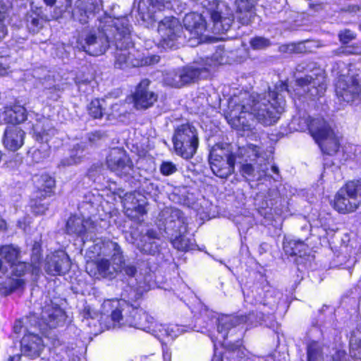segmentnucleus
<instances>
[{
  "instance_id": "obj_1",
  "label": "nucleus",
  "mask_w": 361,
  "mask_h": 361,
  "mask_svg": "<svg viewBox=\"0 0 361 361\" xmlns=\"http://www.w3.org/2000/svg\"><path fill=\"white\" fill-rule=\"evenodd\" d=\"M287 91V85L280 82L267 93H244L231 112L229 124L238 131L247 132V135L254 129L255 121L264 126L274 124L284 111L286 100L283 93Z\"/></svg>"
},
{
  "instance_id": "obj_2",
  "label": "nucleus",
  "mask_w": 361,
  "mask_h": 361,
  "mask_svg": "<svg viewBox=\"0 0 361 361\" xmlns=\"http://www.w3.org/2000/svg\"><path fill=\"white\" fill-rule=\"evenodd\" d=\"M260 317H255L253 313L248 316H232L223 315L216 319L218 337L216 342L222 345L230 346L232 350V357H237L238 361H268L265 357H259L250 354L245 348L241 347L239 341L237 343H233V340H228V337L239 332V337L242 336L243 332L239 331L238 326L242 323H248L250 325L264 324L271 326L267 320H272V313L266 312L260 313Z\"/></svg>"
},
{
  "instance_id": "obj_3",
  "label": "nucleus",
  "mask_w": 361,
  "mask_h": 361,
  "mask_svg": "<svg viewBox=\"0 0 361 361\" xmlns=\"http://www.w3.org/2000/svg\"><path fill=\"white\" fill-rule=\"evenodd\" d=\"M147 314L125 300H106L101 306L99 322L106 329L130 327L141 330Z\"/></svg>"
},
{
  "instance_id": "obj_4",
  "label": "nucleus",
  "mask_w": 361,
  "mask_h": 361,
  "mask_svg": "<svg viewBox=\"0 0 361 361\" xmlns=\"http://www.w3.org/2000/svg\"><path fill=\"white\" fill-rule=\"evenodd\" d=\"M99 249L97 262L98 274L102 277H113L118 272L123 273L130 278H135L140 288L146 279L137 274L136 267L133 264H125L124 256L120 245L112 240H104L97 243L94 249Z\"/></svg>"
},
{
  "instance_id": "obj_5",
  "label": "nucleus",
  "mask_w": 361,
  "mask_h": 361,
  "mask_svg": "<svg viewBox=\"0 0 361 361\" xmlns=\"http://www.w3.org/2000/svg\"><path fill=\"white\" fill-rule=\"evenodd\" d=\"M111 31H116L114 37L116 46L115 66L118 68L137 67L142 65L137 58L138 53L133 47L131 40L130 26L127 18H117L114 22Z\"/></svg>"
},
{
  "instance_id": "obj_6",
  "label": "nucleus",
  "mask_w": 361,
  "mask_h": 361,
  "mask_svg": "<svg viewBox=\"0 0 361 361\" xmlns=\"http://www.w3.org/2000/svg\"><path fill=\"white\" fill-rule=\"evenodd\" d=\"M296 71L306 73L296 80L305 94L312 99L324 95L326 84L325 74L322 68L317 67L314 62L303 61L297 66Z\"/></svg>"
},
{
  "instance_id": "obj_7",
  "label": "nucleus",
  "mask_w": 361,
  "mask_h": 361,
  "mask_svg": "<svg viewBox=\"0 0 361 361\" xmlns=\"http://www.w3.org/2000/svg\"><path fill=\"white\" fill-rule=\"evenodd\" d=\"M65 320L66 314L63 310L57 304L50 301L42 307L40 321H37L36 314L34 313L25 318V321L16 320L13 326V331L17 334L25 333L27 331V327L25 326V324L27 322L32 326H38L43 329L44 326L56 328L63 324Z\"/></svg>"
},
{
  "instance_id": "obj_8",
  "label": "nucleus",
  "mask_w": 361,
  "mask_h": 361,
  "mask_svg": "<svg viewBox=\"0 0 361 361\" xmlns=\"http://www.w3.org/2000/svg\"><path fill=\"white\" fill-rule=\"evenodd\" d=\"M117 20L111 19L110 17L105 18L104 24L99 25L97 30H90L84 39V44L82 45L83 50L92 56H99L106 52L109 47L111 41L114 42V37L116 31H111L114 22Z\"/></svg>"
},
{
  "instance_id": "obj_9",
  "label": "nucleus",
  "mask_w": 361,
  "mask_h": 361,
  "mask_svg": "<svg viewBox=\"0 0 361 361\" xmlns=\"http://www.w3.org/2000/svg\"><path fill=\"white\" fill-rule=\"evenodd\" d=\"M158 32L161 37L160 46L164 49H177L188 43V35L176 18L166 17L159 22Z\"/></svg>"
},
{
  "instance_id": "obj_10",
  "label": "nucleus",
  "mask_w": 361,
  "mask_h": 361,
  "mask_svg": "<svg viewBox=\"0 0 361 361\" xmlns=\"http://www.w3.org/2000/svg\"><path fill=\"white\" fill-rule=\"evenodd\" d=\"M361 204V182L349 181L339 189L334 200V209L341 214L356 211Z\"/></svg>"
},
{
  "instance_id": "obj_11",
  "label": "nucleus",
  "mask_w": 361,
  "mask_h": 361,
  "mask_svg": "<svg viewBox=\"0 0 361 361\" xmlns=\"http://www.w3.org/2000/svg\"><path fill=\"white\" fill-rule=\"evenodd\" d=\"M173 147L178 156L192 158L198 147L196 128L189 123L178 126L173 137Z\"/></svg>"
},
{
  "instance_id": "obj_12",
  "label": "nucleus",
  "mask_w": 361,
  "mask_h": 361,
  "mask_svg": "<svg viewBox=\"0 0 361 361\" xmlns=\"http://www.w3.org/2000/svg\"><path fill=\"white\" fill-rule=\"evenodd\" d=\"M141 330L151 334L161 343L173 341L186 331L184 327L177 324L163 325L159 324L149 314L145 320Z\"/></svg>"
},
{
  "instance_id": "obj_13",
  "label": "nucleus",
  "mask_w": 361,
  "mask_h": 361,
  "mask_svg": "<svg viewBox=\"0 0 361 361\" xmlns=\"http://www.w3.org/2000/svg\"><path fill=\"white\" fill-rule=\"evenodd\" d=\"M183 23L190 46H197L206 39L207 37L204 35L207 29L206 21L201 14L195 12L188 13Z\"/></svg>"
},
{
  "instance_id": "obj_14",
  "label": "nucleus",
  "mask_w": 361,
  "mask_h": 361,
  "mask_svg": "<svg viewBox=\"0 0 361 361\" xmlns=\"http://www.w3.org/2000/svg\"><path fill=\"white\" fill-rule=\"evenodd\" d=\"M361 253V240L355 236L350 238L345 234L341 238V243L335 255L340 265L350 267L357 262V256Z\"/></svg>"
},
{
  "instance_id": "obj_15",
  "label": "nucleus",
  "mask_w": 361,
  "mask_h": 361,
  "mask_svg": "<svg viewBox=\"0 0 361 361\" xmlns=\"http://www.w3.org/2000/svg\"><path fill=\"white\" fill-rule=\"evenodd\" d=\"M336 94L341 102L350 104L359 98L360 86L350 75H341L336 83Z\"/></svg>"
},
{
  "instance_id": "obj_16",
  "label": "nucleus",
  "mask_w": 361,
  "mask_h": 361,
  "mask_svg": "<svg viewBox=\"0 0 361 361\" xmlns=\"http://www.w3.org/2000/svg\"><path fill=\"white\" fill-rule=\"evenodd\" d=\"M95 230L94 222L88 218L71 216L66 223V232L69 235L80 237L82 241L92 240Z\"/></svg>"
},
{
  "instance_id": "obj_17",
  "label": "nucleus",
  "mask_w": 361,
  "mask_h": 361,
  "mask_svg": "<svg viewBox=\"0 0 361 361\" xmlns=\"http://www.w3.org/2000/svg\"><path fill=\"white\" fill-rule=\"evenodd\" d=\"M151 81L148 79L142 80L136 86L133 94L134 106L137 109H147L157 101L158 94L150 90Z\"/></svg>"
},
{
  "instance_id": "obj_18",
  "label": "nucleus",
  "mask_w": 361,
  "mask_h": 361,
  "mask_svg": "<svg viewBox=\"0 0 361 361\" xmlns=\"http://www.w3.org/2000/svg\"><path fill=\"white\" fill-rule=\"evenodd\" d=\"M210 17L214 24V30L218 33L228 31L234 20L231 10L223 2L218 3L216 8L211 11Z\"/></svg>"
},
{
  "instance_id": "obj_19",
  "label": "nucleus",
  "mask_w": 361,
  "mask_h": 361,
  "mask_svg": "<svg viewBox=\"0 0 361 361\" xmlns=\"http://www.w3.org/2000/svg\"><path fill=\"white\" fill-rule=\"evenodd\" d=\"M71 268L68 255L63 250H57L47 256L44 269L49 274L61 275L66 274Z\"/></svg>"
},
{
  "instance_id": "obj_20",
  "label": "nucleus",
  "mask_w": 361,
  "mask_h": 361,
  "mask_svg": "<svg viewBox=\"0 0 361 361\" xmlns=\"http://www.w3.org/2000/svg\"><path fill=\"white\" fill-rule=\"evenodd\" d=\"M314 139L325 155L334 156L339 149V140L327 123Z\"/></svg>"
},
{
  "instance_id": "obj_21",
  "label": "nucleus",
  "mask_w": 361,
  "mask_h": 361,
  "mask_svg": "<svg viewBox=\"0 0 361 361\" xmlns=\"http://www.w3.org/2000/svg\"><path fill=\"white\" fill-rule=\"evenodd\" d=\"M166 230L180 233L187 231L186 219L183 212L176 208L167 207L162 212Z\"/></svg>"
},
{
  "instance_id": "obj_22",
  "label": "nucleus",
  "mask_w": 361,
  "mask_h": 361,
  "mask_svg": "<svg viewBox=\"0 0 361 361\" xmlns=\"http://www.w3.org/2000/svg\"><path fill=\"white\" fill-rule=\"evenodd\" d=\"M212 60L209 58L200 59L195 61L192 65L187 66L179 69L183 79V85L195 82L198 80L200 74L206 71L212 66Z\"/></svg>"
},
{
  "instance_id": "obj_23",
  "label": "nucleus",
  "mask_w": 361,
  "mask_h": 361,
  "mask_svg": "<svg viewBox=\"0 0 361 361\" xmlns=\"http://www.w3.org/2000/svg\"><path fill=\"white\" fill-rule=\"evenodd\" d=\"M326 123L322 118H311L305 114L302 116L295 117L292 121V125L297 130H309L313 138L317 137L319 132Z\"/></svg>"
},
{
  "instance_id": "obj_24",
  "label": "nucleus",
  "mask_w": 361,
  "mask_h": 361,
  "mask_svg": "<svg viewBox=\"0 0 361 361\" xmlns=\"http://www.w3.org/2000/svg\"><path fill=\"white\" fill-rule=\"evenodd\" d=\"M34 184V197L39 200L53 195V189L55 188V180L47 173L35 175L32 178Z\"/></svg>"
},
{
  "instance_id": "obj_25",
  "label": "nucleus",
  "mask_w": 361,
  "mask_h": 361,
  "mask_svg": "<svg viewBox=\"0 0 361 361\" xmlns=\"http://www.w3.org/2000/svg\"><path fill=\"white\" fill-rule=\"evenodd\" d=\"M44 348L42 338L35 334H25L21 340V352L25 356L35 358Z\"/></svg>"
},
{
  "instance_id": "obj_26",
  "label": "nucleus",
  "mask_w": 361,
  "mask_h": 361,
  "mask_svg": "<svg viewBox=\"0 0 361 361\" xmlns=\"http://www.w3.org/2000/svg\"><path fill=\"white\" fill-rule=\"evenodd\" d=\"M50 119L42 117L33 125V137L39 142H45L56 134V130Z\"/></svg>"
},
{
  "instance_id": "obj_27",
  "label": "nucleus",
  "mask_w": 361,
  "mask_h": 361,
  "mask_svg": "<svg viewBox=\"0 0 361 361\" xmlns=\"http://www.w3.org/2000/svg\"><path fill=\"white\" fill-rule=\"evenodd\" d=\"M25 133L18 126L13 125L6 127L4 135V145L10 151L18 150L23 144Z\"/></svg>"
},
{
  "instance_id": "obj_28",
  "label": "nucleus",
  "mask_w": 361,
  "mask_h": 361,
  "mask_svg": "<svg viewBox=\"0 0 361 361\" xmlns=\"http://www.w3.org/2000/svg\"><path fill=\"white\" fill-rule=\"evenodd\" d=\"M132 243L135 244L137 248L147 254L154 255L159 251L158 243L156 241L157 232L149 230L145 235L140 236L139 239L134 238Z\"/></svg>"
},
{
  "instance_id": "obj_29",
  "label": "nucleus",
  "mask_w": 361,
  "mask_h": 361,
  "mask_svg": "<svg viewBox=\"0 0 361 361\" xmlns=\"http://www.w3.org/2000/svg\"><path fill=\"white\" fill-rule=\"evenodd\" d=\"M97 7V4L92 0H78L75 3V8L73 12V16L81 24L84 25L87 23L90 16L94 13Z\"/></svg>"
},
{
  "instance_id": "obj_30",
  "label": "nucleus",
  "mask_w": 361,
  "mask_h": 361,
  "mask_svg": "<svg viewBox=\"0 0 361 361\" xmlns=\"http://www.w3.org/2000/svg\"><path fill=\"white\" fill-rule=\"evenodd\" d=\"M236 18L243 25H249L255 18V13L252 4L247 0H235Z\"/></svg>"
},
{
  "instance_id": "obj_31",
  "label": "nucleus",
  "mask_w": 361,
  "mask_h": 361,
  "mask_svg": "<svg viewBox=\"0 0 361 361\" xmlns=\"http://www.w3.org/2000/svg\"><path fill=\"white\" fill-rule=\"evenodd\" d=\"M141 197L140 192H131L126 193L123 198V204L127 212L135 211L142 216L147 213L145 202L139 199Z\"/></svg>"
},
{
  "instance_id": "obj_32",
  "label": "nucleus",
  "mask_w": 361,
  "mask_h": 361,
  "mask_svg": "<svg viewBox=\"0 0 361 361\" xmlns=\"http://www.w3.org/2000/svg\"><path fill=\"white\" fill-rule=\"evenodd\" d=\"M235 159H209L210 168L216 176L226 178L231 173Z\"/></svg>"
},
{
  "instance_id": "obj_33",
  "label": "nucleus",
  "mask_w": 361,
  "mask_h": 361,
  "mask_svg": "<svg viewBox=\"0 0 361 361\" xmlns=\"http://www.w3.org/2000/svg\"><path fill=\"white\" fill-rule=\"evenodd\" d=\"M0 255L9 267L21 260L19 247L13 245L0 247Z\"/></svg>"
},
{
  "instance_id": "obj_34",
  "label": "nucleus",
  "mask_w": 361,
  "mask_h": 361,
  "mask_svg": "<svg viewBox=\"0 0 361 361\" xmlns=\"http://www.w3.org/2000/svg\"><path fill=\"white\" fill-rule=\"evenodd\" d=\"M306 245L304 241L285 237L283 240V250L288 255L301 256L305 253Z\"/></svg>"
},
{
  "instance_id": "obj_35",
  "label": "nucleus",
  "mask_w": 361,
  "mask_h": 361,
  "mask_svg": "<svg viewBox=\"0 0 361 361\" xmlns=\"http://www.w3.org/2000/svg\"><path fill=\"white\" fill-rule=\"evenodd\" d=\"M11 269V277L8 281L11 284V281L16 279H23L24 284L25 283V279L23 278L26 274H27L31 269L32 266L22 262L21 260L15 263L14 264L9 267Z\"/></svg>"
},
{
  "instance_id": "obj_36",
  "label": "nucleus",
  "mask_w": 361,
  "mask_h": 361,
  "mask_svg": "<svg viewBox=\"0 0 361 361\" xmlns=\"http://www.w3.org/2000/svg\"><path fill=\"white\" fill-rule=\"evenodd\" d=\"M185 233H171V243L174 248L180 251H188L192 249L193 245L190 240L184 235Z\"/></svg>"
},
{
  "instance_id": "obj_37",
  "label": "nucleus",
  "mask_w": 361,
  "mask_h": 361,
  "mask_svg": "<svg viewBox=\"0 0 361 361\" xmlns=\"http://www.w3.org/2000/svg\"><path fill=\"white\" fill-rule=\"evenodd\" d=\"M326 348L321 343L312 341L307 345V361H322L324 360V354Z\"/></svg>"
},
{
  "instance_id": "obj_38",
  "label": "nucleus",
  "mask_w": 361,
  "mask_h": 361,
  "mask_svg": "<svg viewBox=\"0 0 361 361\" xmlns=\"http://www.w3.org/2000/svg\"><path fill=\"white\" fill-rule=\"evenodd\" d=\"M6 115L10 118L9 121L15 123H20L26 120V110L20 105H14L6 111Z\"/></svg>"
},
{
  "instance_id": "obj_39",
  "label": "nucleus",
  "mask_w": 361,
  "mask_h": 361,
  "mask_svg": "<svg viewBox=\"0 0 361 361\" xmlns=\"http://www.w3.org/2000/svg\"><path fill=\"white\" fill-rule=\"evenodd\" d=\"M23 286L24 281L23 279H13L11 284L8 281L0 283V295H7L16 290L22 288Z\"/></svg>"
},
{
  "instance_id": "obj_40",
  "label": "nucleus",
  "mask_w": 361,
  "mask_h": 361,
  "mask_svg": "<svg viewBox=\"0 0 361 361\" xmlns=\"http://www.w3.org/2000/svg\"><path fill=\"white\" fill-rule=\"evenodd\" d=\"M40 252L41 245L35 242L32 246L31 261H32V274L37 275L39 272V264H40Z\"/></svg>"
},
{
  "instance_id": "obj_41",
  "label": "nucleus",
  "mask_w": 361,
  "mask_h": 361,
  "mask_svg": "<svg viewBox=\"0 0 361 361\" xmlns=\"http://www.w3.org/2000/svg\"><path fill=\"white\" fill-rule=\"evenodd\" d=\"M27 27L30 32L37 33L43 27V20L35 13L28 14Z\"/></svg>"
},
{
  "instance_id": "obj_42",
  "label": "nucleus",
  "mask_w": 361,
  "mask_h": 361,
  "mask_svg": "<svg viewBox=\"0 0 361 361\" xmlns=\"http://www.w3.org/2000/svg\"><path fill=\"white\" fill-rule=\"evenodd\" d=\"M164 82L172 87L179 88L183 87L184 85L179 69L167 73L164 78Z\"/></svg>"
},
{
  "instance_id": "obj_43",
  "label": "nucleus",
  "mask_w": 361,
  "mask_h": 361,
  "mask_svg": "<svg viewBox=\"0 0 361 361\" xmlns=\"http://www.w3.org/2000/svg\"><path fill=\"white\" fill-rule=\"evenodd\" d=\"M250 45L254 50H262L269 47L271 42L262 36H256L250 39Z\"/></svg>"
},
{
  "instance_id": "obj_44",
  "label": "nucleus",
  "mask_w": 361,
  "mask_h": 361,
  "mask_svg": "<svg viewBox=\"0 0 361 361\" xmlns=\"http://www.w3.org/2000/svg\"><path fill=\"white\" fill-rule=\"evenodd\" d=\"M104 101L99 99L92 100L88 106L89 114L94 118H100L103 116L102 104Z\"/></svg>"
},
{
  "instance_id": "obj_45",
  "label": "nucleus",
  "mask_w": 361,
  "mask_h": 361,
  "mask_svg": "<svg viewBox=\"0 0 361 361\" xmlns=\"http://www.w3.org/2000/svg\"><path fill=\"white\" fill-rule=\"evenodd\" d=\"M8 11L6 5L0 1V41L7 35L8 29L4 23Z\"/></svg>"
},
{
  "instance_id": "obj_46",
  "label": "nucleus",
  "mask_w": 361,
  "mask_h": 361,
  "mask_svg": "<svg viewBox=\"0 0 361 361\" xmlns=\"http://www.w3.org/2000/svg\"><path fill=\"white\" fill-rule=\"evenodd\" d=\"M226 152H228V149H226L223 144H217L211 149L209 158H234L233 154H226Z\"/></svg>"
},
{
  "instance_id": "obj_47",
  "label": "nucleus",
  "mask_w": 361,
  "mask_h": 361,
  "mask_svg": "<svg viewBox=\"0 0 361 361\" xmlns=\"http://www.w3.org/2000/svg\"><path fill=\"white\" fill-rule=\"evenodd\" d=\"M350 354L355 361H361V339L350 341Z\"/></svg>"
},
{
  "instance_id": "obj_48",
  "label": "nucleus",
  "mask_w": 361,
  "mask_h": 361,
  "mask_svg": "<svg viewBox=\"0 0 361 361\" xmlns=\"http://www.w3.org/2000/svg\"><path fill=\"white\" fill-rule=\"evenodd\" d=\"M240 150L239 156L241 157H247V158L251 157L259 158L260 157L259 147L253 145H249L246 148L240 149Z\"/></svg>"
},
{
  "instance_id": "obj_49",
  "label": "nucleus",
  "mask_w": 361,
  "mask_h": 361,
  "mask_svg": "<svg viewBox=\"0 0 361 361\" xmlns=\"http://www.w3.org/2000/svg\"><path fill=\"white\" fill-rule=\"evenodd\" d=\"M35 197H33V199L31 200V208L32 212L36 214H43L48 209V206L45 203H41L40 201H38Z\"/></svg>"
},
{
  "instance_id": "obj_50",
  "label": "nucleus",
  "mask_w": 361,
  "mask_h": 361,
  "mask_svg": "<svg viewBox=\"0 0 361 361\" xmlns=\"http://www.w3.org/2000/svg\"><path fill=\"white\" fill-rule=\"evenodd\" d=\"M108 137L106 131L98 130L88 134V139L90 142L95 143L99 140H104Z\"/></svg>"
},
{
  "instance_id": "obj_51",
  "label": "nucleus",
  "mask_w": 361,
  "mask_h": 361,
  "mask_svg": "<svg viewBox=\"0 0 361 361\" xmlns=\"http://www.w3.org/2000/svg\"><path fill=\"white\" fill-rule=\"evenodd\" d=\"M240 231L246 232L253 226L254 219L251 216L243 217L242 220L238 221Z\"/></svg>"
},
{
  "instance_id": "obj_52",
  "label": "nucleus",
  "mask_w": 361,
  "mask_h": 361,
  "mask_svg": "<svg viewBox=\"0 0 361 361\" xmlns=\"http://www.w3.org/2000/svg\"><path fill=\"white\" fill-rule=\"evenodd\" d=\"M160 170L162 174L169 176L176 171V166L171 161H164L162 163Z\"/></svg>"
},
{
  "instance_id": "obj_53",
  "label": "nucleus",
  "mask_w": 361,
  "mask_h": 361,
  "mask_svg": "<svg viewBox=\"0 0 361 361\" xmlns=\"http://www.w3.org/2000/svg\"><path fill=\"white\" fill-rule=\"evenodd\" d=\"M176 0H155V6L159 9H171L173 8V4Z\"/></svg>"
},
{
  "instance_id": "obj_54",
  "label": "nucleus",
  "mask_w": 361,
  "mask_h": 361,
  "mask_svg": "<svg viewBox=\"0 0 361 361\" xmlns=\"http://www.w3.org/2000/svg\"><path fill=\"white\" fill-rule=\"evenodd\" d=\"M354 38V33L349 30H345L339 34V39L343 44H347Z\"/></svg>"
},
{
  "instance_id": "obj_55",
  "label": "nucleus",
  "mask_w": 361,
  "mask_h": 361,
  "mask_svg": "<svg viewBox=\"0 0 361 361\" xmlns=\"http://www.w3.org/2000/svg\"><path fill=\"white\" fill-rule=\"evenodd\" d=\"M126 152L121 147H114L110 150L109 157L110 158H123Z\"/></svg>"
},
{
  "instance_id": "obj_56",
  "label": "nucleus",
  "mask_w": 361,
  "mask_h": 361,
  "mask_svg": "<svg viewBox=\"0 0 361 361\" xmlns=\"http://www.w3.org/2000/svg\"><path fill=\"white\" fill-rule=\"evenodd\" d=\"M324 167V170L329 169L332 172H336L340 168L338 164L335 163L333 159H325Z\"/></svg>"
},
{
  "instance_id": "obj_57",
  "label": "nucleus",
  "mask_w": 361,
  "mask_h": 361,
  "mask_svg": "<svg viewBox=\"0 0 361 361\" xmlns=\"http://www.w3.org/2000/svg\"><path fill=\"white\" fill-rule=\"evenodd\" d=\"M355 51L354 50V49L350 47H348V46L340 47L339 49H338L336 50V54L338 55H340V54L349 55V54H355Z\"/></svg>"
},
{
  "instance_id": "obj_58",
  "label": "nucleus",
  "mask_w": 361,
  "mask_h": 361,
  "mask_svg": "<svg viewBox=\"0 0 361 361\" xmlns=\"http://www.w3.org/2000/svg\"><path fill=\"white\" fill-rule=\"evenodd\" d=\"M293 43L282 44L279 47V51L283 54H293Z\"/></svg>"
},
{
  "instance_id": "obj_59",
  "label": "nucleus",
  "mask_w": 361,
  "mask_h": 361,
  "mask_svg": "<svg viewBox=\"0 0 361 361\" xmlns=\"http://www.w3.org/2000/svg\"><path fill=\"white\" fill-rule=\"evenodd\" d=\"M293 54H301L306 51V47L302 42L293 43Z\"/></svg>"
},
{
  "instance_id": "obj_60",
  "label": "nucleus",
  "mask_w": 361,
  "mask_h": 361,
  "mask_svg": "<svg viewBox=\"0 0 361 361\" xmlns=\"http://www.w3.org/2000/svg\"><path fill=\"white\" fill-rule=\"evenodd\" d=\"M121 106L118 104H115L111 106V113L109 116H112L114 118H118L121 114L120 112Z\"/></svg>"
},
{
  "instance_id": "obj_61",
  "label": "nucleus",
  "mask_w": 361,
  "mask_h": 361,
  "mask_svg": "<svg viewBox=\"0 0 361 361\" xmlns=\"http://www.w3.org/2000/svg\"><path fill=\"white\" fill-rule=\"evenodd\" d=\"M254 172V168L251 164H243L242 166V173L243 175L251 176Z\"/></svg>"
},
{
  "instance_id": "obj_62",
  "label": "nucleus",
  "mask_w": 361,
  "mask_h": 361,
  "mask_svg": "<svg viewBox=\"0 0 361 361\" xmlns=\"http://www.w3.org/2000/svg\"><path fill=\"white\" fill-rule=\"evenodd\" d=\"M171 353L166 345L163 346V359L164 361H171Z\"/></svg>"
},
{
  "instance_id": "obj_63",
  "label": "nucleus",
  "mask_w": 361,
  "mask_h": 361,
  "mask_svg": "<svg viewBox=\"0 0 361 361\" xmlns=\"http://www.w3.org/2000/svg\"><path fill=\"white\" fill-rule=\"evenodd\" d=\"M159 61V56H151L146 59L145 63L147 65H152L157 63Z\"/></svg>"
},
{
  "instance_id": "obj_64",
  "label": "nucleus",
  "mask_w": 361,
  "mask_h": 361,
  "mask_svg": "<svg viewBox=\"0 0 361 361\" xmlns=\"http://www.w3.org/2000/svg\"><path fill=\"white\" fill-rule=\"evenodd\" d=\"M8 271V267L3 264L2 260L0 259V278H2Z\"/></svg>"
}]
</instances>
